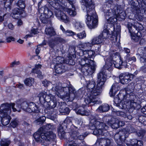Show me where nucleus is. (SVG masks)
Masks as SVG:
<instances>
[{
    "label": "nucleus",
    "mask_w": 146,
    "mask_h": 146,
    "mask_svg": "<svg viewBox=\"0 0 146 146\" xmlns=\"http://www.w3.org/2000/svg\"><path fill=\"white\" fill-rule=\"evenodd\" d=\"M72 121L70 118H67L64 121L63 123V125L66 126V127L68 126V124H72Z\"/></svg>",
    "instance_id": "52"
},
{
    "label": "nucleus",
    "mask_w": 146,
    "mask_h": 146,
    "mask_svg": "<svg viewBox=\"0 0 146 146\" xmlns=\"http://www.w3.org/2000/svg\"><path fill=\"white\" fill-rule=\"evenodd\" d=\"M140 60L141 63H143L145 66L146 65V50L143 52V54L141 55Z\"/></svg>",
    "instance_id": "42"
},
{
    "label": "nucleus",
    "mask_w": 146,
    "mask_h": 146,
    "mask_svg": "<svg viewBox=\"0 0 146 146\" xmlns=\"http://www.w3.org/2000/svg\"><path fill=\"white\" fill-rule=\"evenodd\" d=\"M10 143V141L9 140L5 139L2 140L0 144L1 146H8Z\"/></svg>",
    "instance_id": "43"
},
{
    "label": "nucleus",
    "mask_w": 146,
    "mask_h": 146,
    "mask_svg": "<svg viewBox=\"0 0 146 146\" xmlns=\"http://www.w3.org/2000/svg\"><path fill=\"white\" fill-rule=\"evenodd\" d=\"M120 88L118 83H115L113 84L109 93L110 96L111 97L114 96L116 92L120 90Z\"/></svg>",
    "instance_id": "23"
},
{
    "label": "nucleus",
    "mask_w": 146,
    "mask_h": 146,
    "mask_svg": "<svg viewBox=\"0 0 146 146\" xmlns=\"http://www.w3.org/2000/svg\"><path fill=\"white\" fill-rule=\"evenodd\" d=\"M137 134L139 137L142 138L145 135L146 131L144 130H141L138 131Z\"/></svg>",
    "instance_id": "53"
},
{
    "label": "nucleus",
    "mask_w": 146,
    "mask_h": 146,
    "mask_svg": "<svg viewBox=\"0 0 146 146\" xmlns=\"http://www.w3.org/2000/svg\"><path fill=\"white\" fill-rule=\"evenodd\" d=\"M127 27L130 33H131L132 32L131 31L132 27L135 29L136 30H142L143 29V27L141 25H140L137 22L135 23L134 25H132V23H129L127 24Z\"/></svg>",
    "instance_id": "22"
},
{
    "label": "nucleus",
    "mask_w": 146,
    "mask_h": 146,
    "mask_svg": "<svg viewBox=\"0 0 146 146\" xmlns=\"http://www.w3.org/2000/svg\"><path fill=\"white\" fill-rule=\"evenodd\" d=\"M139 122L142 124L146 125V117L140 116L139 117Z\"/></svg>",
    "instance_id": "51"
},
{
    "label": "nucleus",
    "mask_w": 146,
    "mask_h": 146,
    "mask_svg": "<svg viewBox=\"0 0 146 146\" xmlns=\"http://www.w3.org/2000/svg\"><path fill=\"white\" fill-rule=\"evenodd\" d=\"M113 65L115 68H120L121 67V66L122 65L123 62L121 59L119 61L118 60L113 62Z\"/></svg>",
    "instance_id": "45"
},
{
    "label": "nucleus",
    "mask_w": 146,
    "mask_h": 146,
    "mask_svg": "<svg viewBox=\"0 0 146 146\" xmlns=\"http://www.w3.org/2000/svg\"><path fill=\"white\" fill-rule=\"evenodd\" d=\"M11 111L9 109V105L2 104L0 107V117L1 122L3 125H8L10 122L11 117L10 115Z\"/></svg>",
    "instance_id": "8"
},
{
    "label": "nucleus",
    "mask_w": 146,
    "mask_h": 146,
    "mask_svg": "<svg viewBox=\"0 0 146 146\" xmlns=\"http://www.w3.org/2000/svg\"><path fill=\"white\" fill-rule=\"evenodd\" d=\"M134 77L132 74L126 75L121 74L119 76V80L121 83L123 84H127Z\"/></svg>",
    "instance_id": "16"
},
{
    "label": "nucleus",
    "mask_w": 146,
    "mask_h": 146,
    "mask_svg": "<svg viewBox=\"0 0 146 146\" xmlns=\"http://www.w3.org/2000/svg\"><path fill=\"white\" fill-rule=\"evenodd\" d=\"M77 36L80 39H82L86 36V34L84 31L77 34Z\"/></svg>",
    "instance_id": "49"
},
{
    "label": "nucleus",
    "mask_w": 146,
    "mask_h": 146,
    "mask_svg": "<svg viewBox=\"0 0 146 146\" xmlns=\"http://www.w3.org/2000/svg\"><path fill=\"white\" fill-rule=\"evenodd\" d=\"M68 3L71 5L72 9H69L67 12L69 15L72 16H74L76 14V13L75 11V8L73 5V3L72 0H66Z\"/></svg>",
    "instance_id": "27"
},
{
    "label": "nucleus",
    "mask_w": 146,
    "mask_h": 146,
    "mask_svg": "<svg viewBox=\"0 0 146 146\" xmlns=\"http://www.w3.org/2000/svg\"><path fill=\"white\" fill-rule=\"evenodd\" d=\"M63 10L64 9L63 7L62 9L56 10L54 11L55 15L58 19L61 20L64 23H69L70 22V20L68 17L63 12Z\"/></svg>",
    "instance_id": "13"
},
{
    "label": "nucleus",
    "mask_w": 146,
    "mask_h": 146,
    "mask_svg": "<svg viewBox=\"0 0 146 146\" xmlns=\"http://www.w3.org/2000/svg\"><path fill=\"white\" fill-rule=\"evenodd\" d=\"M87 135H79V132L78 131H74L69 137L68 141L69 142H72V141L74 142V140H76L77 139L82 140Z\"/></svg>",
    "instance_id": "17"
},
{
    "label": "nucleus",
    "mask_w": 146,
    "mask_h": 146,
    "mask_svg": "<svg viewBox=\"0 0 146 146\" xmlns=\"http://www.w3.org/2000/svg\"><path fill=\"white\" fill-rule=\"evenodd\" d=\"M6 40L7 42H10L11 41H15V39L14 37L11 36L7 38Z\"/></svg>",
    "instance_id": "63"
},
{
    "label": "nucleus",
    "mask_w": 146,
    "mask_h": 146,
    "mask_svg": "<svg viewBox=\"0 0 146 146\" xmlns=\"http://www.w3.org/2000/svg\"><path fill=\"white\" fill-rule=\"evenodd\" d=\"M114 10H116V18L117 20L121 21L125 19L126 14L125 11H123L121 5H116L114 7Z\"/></svg>",
    "instance_id": "14"
},
{
    "label": "nucleus",
    "mask_w": 146,
    "mask_h": 146,
    "mask_svg": "<svg viewBox=\"0 0 146 146\" xmlns=\"http://www.w3.org/2000/svg\"><path fill=\"white\" fill-rule=\"evenodd\" d=\"M108 117H105L103 118L104 121L106 120V122L110 125L111 127L114 129H116L119 127V120L117 118H112L110 121Z\"/></svg>",
    "instance_id": "15"
},
{
    "label": "nucleus",
    "mask_w": 146,
    "mask_h": 146,
    "mask_svg": "<svg viewBox=\"0 0 146 146\" xmlns=\"http://www.w3.org/2000/svg\"><path fill=\"white\" fill-rule=\"evenodd\" d=\"M76 112L77 114L82 115H88L89 114L88 111L85 110L84 108L82 107H80L76 109Z\"/></svg>",
    "instance_id": "30"
},
{
    "label": "nucleus",
    "mask_w": 146,
    "mask_h": 146,
    "mask_svg": "<svg viewBox=\"0 0 146 146\" xmlns=\"http://www.w3.org/2000/svg\"><path fill=\"white\" fill-rule=\"evenodd\" d=\"M87 88L88 91L87 94L88 96L85 100V102L88 105H90V106H93L95 104L98 103V98L96 96L99 95H94V92L95 90H97L99 89V87L98 88L97 86L96 88L94 90V89L95 86V82L94 81H87Z\"/></svg>",
    "instance_id": "6"
},
{
    "label": "nucleus",
    "mask_w": 146,
    "mask_h": 146,
    "mask_svg": "<svg viewBox=\"0 0 146 146\" xmlns=\"http://www.w3.org/2000/svg\"><path fill=\"white\" fill-rule=\"evenodd\" d=\"M125 93H126V91H124ZM119 96L120 97L121 96H123V98L122 100H121L120 99H118V98L116 97L114 99V102L116 105V106L120 109H125V108H128L127 107V105L125 104L127 102L129 103V100H130L129 97L130 96L128 94H126L125 95H123L120 94ZM120 98H119V99Z\"/></svg>",
    "instance_id": "11"
},
{
    "label": "nucleus",
    "mask_w": 146,
    "mask_h": 146,
    "mask_svg": "<svg viewBox=\"0 0 146 146\" xmlns=\"http://www.w3.org/2000/svg\"><path fill=\"white\" fill-rule=\"evenodd\" d=\"M45 117L42 116L35 121V122L37 124L39 125L43 123L45 121Z\"/></svg>",
    "instance_id": "50"
},
{
    "label": "nucleus",
    "mask_w": 146,
    "mask_h": 146,
    "mask_svg": "<svg viewBox=\"0 0 146 146\" xmlns=\"http://www.w3.org/2000/svg\"><path fill=\"white\" fill-rule=\"evenodd\" d=\"M52 127L50 124H46L44 127L40 128L33 135V137L37 142L42 143L44 145L49 144L50 141L55 139L56 134L51 131H46L52 128Z\"/></svg>",
    "instance_id": "2"
},
{
    "label": "nucleus",
    "mask_w": 146,
    "mask_h": 146,
    "mask_svg": "<svg viewBox=\"0 0 146 146\" xmlns=\"http://www.w3.org/2000/svg\"><path fill=\"white\" fill-rule=\"evenodd\" d=\"M92 44L89 42L86 43H82L80 44L78 46L81 49L85 50H87L88 49H90L92 46Z\"/></svg>",
    "instance_id": "28"
},
{
    "label": "nucleus",
    "mask_w": 146,
    "mask_h": 146,
    "mask_svg": "<svg viewBox=\"0 0 146 146\" xmlns=\"http://www.w3.org/2000/svg\"><path fill=\"white\" fill-rule=\"evenodd\" d=\"M132 146H143V142L141 141H138L136 139H134L131 141Z\"/></svg>",
    "instance_id": "40"
},
{
    "label": "nucleus",
    "mask_w": 146,
    "mask_h": 146,
    "mask_svg": "<svg viewBox=\"0 0 146 146\" xmlns=\"http://www.w3.org/2000/svg\"><path fill=\"white\" fill-rule=\"evenodd\" d=\"M82 4L86 7V23L90 29L95 28L98 24V16L93 7L92 0H81Z\"/></svg>",
    "instance_id": "3"
},
{
    "label": "nucleus",
    "mask_w": 146,
    "mask_h": 146,
    "mask_svg": "<svg viewBox=\"0 0 146 146\" xmlns=\"http://www.w3.org/2000/svg\"><path fill=\"white\" fill-rule=\"evenodd\" d=\"M103 41V40L101 37L100 35L94 38L92 40V43L94 44H98L102 43Z\"/></svg>",
    "instance_id": "29"
},
{
    "label": "nucleus",
    "mask_w": 146,
    "mask_h": 146,
    "mask_svg": "<svg viewBox=\"0 0 146 146\" xmlns=\"http://www.w3.org/2000/svg\"><path fill=\"white\" fill-rule=\"evenodd\" d=\"M59 108L60 112L61 113H63L64 115L68 114L70 111L69 108L65 106L64 103Z\"/></svg>",
    "instance_id": "31"
},
{
    "label": "nucleus",
    "mask_w": 146,
    "mask_h": 146,
    "mask_svg": "<svg viewBox=\"0 0 146 146\" xmlns=\"http://www.w3.org/2000/svg\"><path fill=\"white\" fill-rule=\"evenodd\" d=\"M68 58H70L69 62H66V64L72 65L75 64V62L72 59V57L71 56H69Z\"/></svg>",
    "instance_id": "60"
},
{
    "label": "nucleus",
    "mask_w": 146,
    "mask_h": 146,
    "mask_svg": "<svg viewBox=\"0 0 146 146\" xmlns=\"http://www.w3.org/2000/svg\"><path fill=\"white\" fill-rule=\"evenodd\" d=\"M67 34V35L68 36H72L74 35H75L76 34L75 33L72 31H71L68 30H67L66 32Z\"/></svg>",
    "instance_id": "62"
},
{
    "label": "nucleus",
    "mask_w": 146,
    "mask_h": 146,
    "mask_svg": "<svg viewBox=\"0 0 146 146\" xmlns=\"http://www.w3.org/2000/svg\"><path fill=\"white\" fill-rule=\"evenodd\" d=\"M111 140L107 138H101L98 140L96 144H98L101 146H109L111 144Z\"/></svg>",
    "instance_id": "21"
},
{
    "label": "nucleus",
    "mask_w": 146,
    "mask_h": 146,
    "mask_svg": "<svg viewBox=\"0 0 146 146\" xmlns=\"http://www.w3.org/2000/svg\"><path fill=\"white\" fill-rule=\"evenodd\" d=\"M69 53L70 55H75L76 52L75 47L74 46H72L69 47Z\"/></svg>",
    "instance_id": "54"
},
{
    "label": "nucleus",
    "mask_w": 146,
    "mask_h": 146,
    "mask_svg": "<svg viewBox=\"0 0 146 146\" xmlns=\"http://www.w3.org/2000/svg\"><path fill=\"white\" fill-rule=\"evenodd\" d=\"M138 34L139 33H138L137 35H138ZM140 38V35H135V36H131L132 39L135 42H137L138 41Z\"/></svg>",
    "instance_id": "57"
},
{
    "label": "nucleus",
    "mask_w": 146,
    "mask_h": 146,
    "mask_svg": "<svg viewBox=\"0 0 146 146\" xmlns=\"http://www.w3.org/2000/svg\"><path fill=\"white\" fill-rule=\"evenodd\" d=\"M125 131H126L125 129L122 131H119L118 132L119 135L121 136V137L122 138V140L123 139H125V138L126 137V135L125 133Z\"/></svg>",
    "instance_id": "56"
},
{
    "label": "nucleus",
    "mask_w": 146,
    "mask_h": 146,
    "mask_svg": "<svg viewBox=\"0 0 146 146\" xmlns=\"http://www.w3.org/2000/svg\"><path fill=\"white\" fill-rule=\"evenodd\" d=\"M113 63L112 60H108L106 62V64L104 66V68L110 71L111 70L113 67Z\"/></svg>",
    "instance_id": "34"
},
{
    "label": "nucleus",
    "mask_w": 146,
    "mask_h": 146,
    "mask_svg": "<svg viewBox=\"0 0 146 146\" xmlns=\"http://www.w3.org/2000/svg\"><path fill=\"white\" fill-rule=\"evenodd\" d=\"M125 130L127 132V134L130 133L134 132L135 131L134 128L130 126L127 127L125 128Z\"/></svg>",
    "instance_id": "47"
},
{
    "label": "nucleus",
    "mask_w": 146,
    "mask_h": 146,
    "mask_svg": "<svg viewBox=\"0 0 146 146\" xmlns=\"http://www.w3.org/2000/svg\"><path fill=\"white\" fill-rule=\"evenodd\" d=\"M58 135L62 138H64L65 136V132L64 131L63 127L60 125L58 129Z\"/></svg>",
    "instance_id": "38"
},
{
    "label": "nucleus",
    "mask_w": 146,
    "mask_h": 146,
    "mask_svg": "<svg viewBox=\"0 0 146 146\" xmlns=\"http://www.w3.org/2000/svg\"><path fill=\"white\" fill-rule=\"evenodd\" d=\"M33 82V79L32 78H26L24 81L25 84L28 86H31Z\"/></svg>",
    "instance_id": "41"
},
{
    "label": "nucleus",
    "mask_w": 146,
    "mask_h": 146,
    "mask_svg": "<svg viewBox=\"0 0 146 146\" xmlns=\"http://www.w3.org/2000/svg\"><path fill=\"white\" fill-rule=\"evenodd\" d=\"M41 15L40 17V19L42 23H48L50 18L48 17L46 15H45V14H42V12H40Z\"/></svg>",
    "instance_id": "39"
},
{
    "label": "nucleus",
    "mask_w": 146,
    "mask_h": 146,
    "mask_svg": "<svg viewBox=\"0 0 146 146\" xmlns=\"http://www.w3.org/2000/svg\"><path fill=\"white\" fill-rule=\"evenodd\" d=\"M42 83L45 87H47L50 84V82L46 80H44L42 82Z\"/></svg>",
    "instance_id": "64"
},
{
    "label": "nucleus",
    "mask_w": 146,
    "mask_h": 146,
    "mask_svg": "<svg viewBox=\"0 0 146 146\" xmlns=\"http://www.w3.org/2000/svg\"><path fill=\"white\" fill-rule=\"evenodd\" d=\"M129 104V108L132 110H134L135 108L139 109L141 107V106L139 103L133 101H130Z\"/></svg>",
    "instance_id": "36"
},
{
    "label": "nucleus",
    "mask_w": 146,
    "mask_h": 146,
    "mask_svg": "<svg viewBox=\"0 0 146 146\" xmlns=\"http://www.w3.org/2000/svg\"><path fill=\"white\" fill-rule=\"evenodd\" d=\"M130 3L131 5V8L133 9V11H136L138 9L137 3L133 1V0H128Z\"/></svg>",
    "instance_id": "44"
},
{
    "label": "nucleus",
    "mask_w": 146,
    "mask_h": 146,
    "mask_svg": "<svg viewBox=\"0 0 146 146\" xmlns=\"http://www.w3.org/2000/svg\"><path fill=\"white\" fill-rule=\"evenodd\" d=\"M56 72L58 74H60L65 71V67L61 63L57 64L55 67Z\"/></svg>",
    "instance_id": "26"
},
{
    "label": "nucleus",
    "mask_w": 146,
    "mask_h": 146,
    "mask_svg": "<svg viewBox=\"0 0 146 146\" xmlns=\"http://www.w3.org/2000/svg\"><path fill=\"white\" fill-rule=\"evenodd\" d=\"M39 12L40 13V12H42V14H45V15L50 18L52 17L53 15L52 12L49 10L48 7H42L41 9L39 10Z\"/></svg>",
    "instance_id": "25"
},
{
    "label": "nucleus",
    "mask_w": 146,
    "mask_h": 146,
    "mask_svg": "<svg viewBox=\"0 0 146 146\" xmlns=\"http://www.w3.org/2000/svg\"><path fill=\"white\" fill-rule=\"evenodd\" d=\"M17 5L21 9L18 8H15L13 10L11 14L12 17L15 19H17L20 15L23 13L24 11L23 9L25 7V0H18L16 3Z\"/></svg>",
    "instance_id": "12"
},
{
    "label": "nucleus",
    "mask_w": 146,
    "mask_h": 146,
    "mask_svg": "<svg viewBox=\"0 0 146 146\" xmlns=\"http://www.w3.org/2000/svg\"><path fill=\"white\" fill-rule=\"evenodd\" d=\"M113 57L112 58V60H112V62H114L115 61H117L118 60L119 61L120 60H121L120 57V56L118 55H117L114 54L112 55Z\"/></svg>",
    "instance_id": "55"
},
{
    "label": "nucleus",
    "mask_w": 146,
    "mask_h": 146,
    "mask_svg": "<svg viewBox=\"0 0 146 146\" xmlns=\"http://www.w3.org/2000/svg\"><path fill=\"white\" fill-rule=\"evenodd\" d=\"M39 98V101L41 104H45L46 102H48L50 100V98L49 96L47 95L45 92H40L38 96Z\"/></svg>",
    "instance_id": "20"
},
{
    "label": "nucleus",
    "mask_w": 146,
    "mask_h": 146,
    "mask_svg": "<svg viewBox=\"0 0 146 146\" xmlns=\"http://www.w3.org/2000/svg\"><path fill=\"white\" fill-rule=\"evenodd\" d=\"M116 113L117 115H118L121 116L124 118L126 117L127 114L123 112L120 111H116Z\"/></svg>",
    "instance_id": "58"
},
{
    "label": "nucleus",
    "mask_w": 146,
    "mask_h": 146,
    "mask_svg": "<svg viewBox=\"0 0 146 146\" xmlns=\"http://www.w3.org/2000/svg\"><path fill=\"white\" fill-rule=\"evenodd\" d=\"M4 104L9 105L11 110V108H12L14 112L18 111L20 112L21 108L25 111L29 113H38L40 111L39 108L33 102L28 103L23 100H20L18 101L15 104L14 103Z\"/></svg>",
    "instance_id": "4"
},
{
    "label": "nucleus",
    "mask_w": 146,
    "mask_h": 146,
    "mask_svg": "<svg viewBox=\"0 0 146 146\" xmlns=\"http://www.w3.org/2000/svg\"><path fill=\"white\" fill-rule=\"evenodd\" d=\"M114 7L113 9H110L108 10L105 12V15L108 23H106L104 25V29H110V26L114 27V23L117 21L116 15V10H114Z\"/></svg>",
    "instance_id": "9"
},
{
    "label": "nucleus",
    "mask_w": 146,
    "mask_h": 146,
    "mask_svg": "<svg viewBox=\"0 0 146 146\" xmlns=\"http://www.w3.org/2000/svg\"><path fill=\"white\" fill-rule=\"evenodd\" d=\"M83 57L80 62L81 66V71L85 76L94 73L96 65L94 61L91 59L95 57V52L93 50H83Z\"/></svg>",
    "instance_id": "1"
},
{
    "label": "nucleus",
    "mask_w": 146,
    "mask_h": 146,
    "mask_svg": "<svg viewBox=\"0 0 146 146\" xmlns=\"http://www.w3.org/2000/svg\"><path fill=\"white\" fill-rule=\"evenodd\" d=\"M110 107L107 104H104L100 106L97 109V111L100 112H106L109 110Z\"/></svg>",
    "instance_id": "32"
},
{
    "label": "nucleus",
    "mask_w": 146,
    "mask_h": 146,
    "mask_svg": "<svg viewBox=\"0 0 146 146\" xmlns=\"http://www.w3.org/2000/svg\"><path fill=\"white\" fill-rule=\"evenodd\" d=\"M45 33L46 34L50 36H54L56 34L55 32L52 27L46 28Z\"/></svg>",
    "instance_id": "37"
},
{
    "label": "nucleus",
    "mask_w": 146,
    "mask_h": 146,
    "mask_svg": "<svg viewBox=\"0 0 146 146\" xmlns=\"http://www.w3.org/2000/svg\"><path fill=\"white\" fill-rule=\"evenodd\" d=\"M107 78V72L105 70L102 69L98 74L97 86L99 87V89L95 90L94 92V95L100 94L102 92V87L104 84Z\"/></svg>",
    "instance_id": "10"
},
{
    "label": "nucleus",
    "mask_w": 146,
    "mask_h": 146,
    "mask_svg": "<svg viewBox=\"0 0 146 146\" xmlns=\"http://www.w3.org/2000/svg\"><path fill=\"white\" fill-rule=\"evenodd\" d=\"M46 104L48 105V106L46 107L48 109H53L56 107V102L55 100H49L48 102H46Z\"/></svg>",
    "instance_id": "33"
},
{
    "label": "nucleus",
    "mask_w": 146,
    "mask_h": 146,
    "mask_svg": "<svg viewBox=\"0 0 146 146\" xmlns=\"http://www.w3.org/2000/svg\"><path fill=\"white\" fill-rule=\"evenodd\" d=\"M91 119L89 126L90 129L94 130L93 134L97 136L98 135H106L107 132L106 130L108 127L104 123V122L99 121L94 116H92Z\"/></svg>",
    "instance_id": "5"
},
{
    "label": "nucleus",
    "mask_w": 146,
    "mask_h": 146,
    "mask_svg": "<svg viewBox=\"0 0 146 146\" xmlns=\"http://www.w3.org/2000/svg\"><path fill=\"white\" fill-rule=\"evenodd\" d=\"M74 25L76 29L78 31L80 30L83 27L82 24L77 21H75Z\"/></svg>",
    "instance_id": "46"
},
{
    "label": "nucleus",
    "mask_w": 146,
    "mask_h": 146,
    "mask_svg": "<svg viewBox=\"0 0 146 146\" xmlns=\"http://www.w3.org/2000/svg\"><path fill=\"white\" fill-rule=\"evenodd\" d=\"M63 0H48V2L53 7L55 8V11L56 10L62 9V7L61 3H62Z\"/></svg>",
    "instance_id": "19"
},
{
    "label": "nucleus",
    "mask_w": 146,
    "mask_h": 146,
    "mask_svg": "<svg viewBox=\"0 0 146 146\" xmlns=\"http://www.w3.org/2000/svg\"><path fill=\"white\" fill-rule=\"evenodd\" d=\"M71 93L74 96V97L76 98H80L83 96V94L82 91L81 90H79L76 91L74 88L73 90H72Z\"/></svg>",
    "instance_id": "35"
},
{
    "label": "nucleus",
    "mask_w": 146,
    "mask_h": 146,
    "mask_svg": "<svg viewBox=\"0 0 146 146\" xmlns=\"http://www.w3.org/2000/svg\"><path fill=\"white\" fill-rule=\"evenodd\" d=\"M120 136L118 132L116 133L114 136V138L115 140L116 141H118L119 140L120 141H122V138Z\"/></svg>",
    "instance_id": "59"
},
{
    "label": "nucleus",
    "mask_w": 146,
    "mask_h": 146,
    "mask_svg": "<svg viewBox=\"0 0 146 146\" xmlns=\"http://www.w3.org/2000/svg\"><path fill=\"white\" fill-rule=\"evenodd\" d=\"M63 84L59 82L57 83L55 86L53 87L52 89L54 91L57 96L62 99L67 97H70L72 95V90H73L72 87H64Z\"/></svg>",
    "instance_id": "7"
},
{
    "label": "nucleus",
    "mask_w": 146,
    "mask_h": 146,
    "mask_svg": "<svg viewBox=\"0 0 146 146\" xmlns=\"http://www.w3.org/2000/svg\"><path fill=\"white\" fill-rule=\"evenodd\" d=\"M64 39L59 36H56L49 40L48 45L52 48L54 49L56 47V44L59 42L63 41Z\"/></svg>",
    "instance_id": "18"
},
{
    "label": "nucleus",
    "mask_w": 146,
    "mask_h": 146,
    "mask_svg": "<svg viewBox=\"0 0 146 146\" xmlns=\"http://www.w3.org/2000/svg\"><path fill=\"white\" fill-rule=\"evenodd\" d=\"M100 35L101 38H103V41H104V39H106L107 38L109 37L108 34L106 32V30H104L102 33Z\"/></svg>",
    "instance_id": "48"
},
{
    "label": "nucleus",
    "mask_w": 146,
    "mask_h": 146,
    "mask_svg": "<svg viewBox=\"0 0 146 146\" xmlns=\"http://www.w3.org/2000/svg\"><path fill=\"white\" fill-rule=\"evenodd\" d=\"M42 65L40 64H36L35 68H33L32 70V72L36 73L37 74V77L40 78H42L43 76L42 74V73L39 69L41 68Z\"/></svg>",
    "instance_id": "24"
},
{
    "label": "nucleus",
    "mask_w": 146,
    "mask_h": 146,
    "mask_svg": "<svg viewBox=\"0 0 146 146\" xmlns=\"http://www.w3.org/2000/svg\"><path fill=\"white\" fill-rule=\"evenodd\" d=\"M18 122L16 120H14L12 121L10 123L11 125L13 128L16 127L18 125Z\"/></svg>",
    "instance_id": "61"
}]
</instances>
